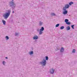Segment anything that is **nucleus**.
<instances>
[{"label": "nucleus", "instance_id": "1", "mask_svg": "<svg viewBox=\"0 0 77 77\" xmlns=\"http://www.w3.org/2000/svg\"><path fill=\"white\" fill-rule=\"evenodd\" d=\"M7 13H5L3 15V17L5 19V20H6L9 17L10 14H11V11L10 10H8L7 11Z\"/></svg>", "mask_w": 77, "mask_h": 77}, {"label": "nucleus", "instance_id": "2", "mask_svg": "<svg viewBox=\"0 0 77 77\" xmlns=\"http://www.w3.org/2000/svg\"><path fill=\"white\" fill-rule=\"evenodd\" d=\"M9 6L13 9H15V8L16 7V4L13 1H10L9 2Z\"/></svg>", "mask_w": 77, "mask_h": 77}, {"label": "nucleus", "instance_id": "3", "mask_svg": "<svg viewBox=\"0 0 77 77\" xmlns=\"http://www.w3.org/2000/svg\"><path fill=\"white\" fill-rule=\"evenodd\" d=\"M40 63L41 65H42L43 66H45L47 64V62L46 61V60L43 59V61L40 62Z\"/></svg>", "mask_w": 77, "mask_h": 77}, {"label": "nucleus", "instance_id": "4", "mask_svg": "<svg viewBox=\"0 0 77 77\" xmlns=\"http://www.w3.org/2000/svg\"><path fill=\"white\" fill-rule=\"evenodd\" d=\"M63 10L64 11L63 12V14L64 15H66V14H67V13H68V11L66 10V9L64 8L63 9Z\"/></svg>", "mask_w": 77, "mask_h": 77}, {"label": "nucleus", "instance_id": "5", "mask_svg": "<svg viewBox=\"0 0 77 77\" xmlns=\"http://www.w3.org/2000/svg\"><path fill=\"white\" fill-rule=\"evenodd\" d=\"M69 7V5L68 4H66L65 5V6L63 7V9H68Z\"/></svg>", "mask_w": 77, "mask_h": 77}, {"label": "nucleus", "instance_id": "6", "mask_svg": "<svg viewBox=\"0 0 77 77\" xmlns=\"http://www.w3.org/2000/svg\"><path fill=\"white\" fill-rule=\"evenodd\" d=\"M50 72L51 74H54V69H51L50 70Z\"/></svg>", "mask_w": 77, "mask_h": 77}, {"label": "nucleus", "instance_id": "7", "mask_svg": "<svg viewBox=\"0 0 77 77\" xmlns=\"http://www.w3.org/2000/svg\"><path fill=\"white\" fill-rule=\"evenodd\" d=\"M63 51H64V48L63 47H62L60 49V52L61 53H63Z\"/></svg>", "mask_w": 77, "mask_h": 77}, {"label": "nucleus", "instance_id": "8", "mask_svg": "<svg viewBox=\"0 0 77 77\" xmlns=\"http://www.w3.org/2000/svg\"><path fill=\"white\" fill-rule=\"evenodd\" d=\"M33 39H38V36L37 35H35L33 37Z\"/></svg>", "mask_w": 77, "mask_h": 77}, {"label": "nucleus", "instance_id": "9", "mask_svg": "<svg viewBox=\"0 0 77 77\" xmlns=\"http://www.w3.org/2000/svg\"><path fill=\"white\" fill-rule=\"evenodd\" d=\"M2 22L3 23V24H4V25H5V24L6 23V21L5 20H2Z\"/></svg>", "mask_w": 77, "mask_h": 77}, {"label": "nucleus", "instance_id": "10", "mask_svg": "<svg viewBox=\"0 0 77 77\" xmlns=\"http://www.w3.org/2000/svg\"><path fill=\"white\" fill-rule=\"evenodd\" d=\"M66 30H70V27L69 26L67 27H66Z\"/></svg>", "mask_w": 77, "mask_h": 77}, {"label": "nucleus", "instance_id": "11", "mask_svg": "<svg viewBox=\"0 0 77 77\" xmlns=\"http://www.w3.org/2000/svg\"><path fill=\"white\" fill-rule=\"evenodd\" d=\"M42 33H43V31L40 30V31L39 32V35H41L42 34Z\"/></svg>", "mask_w": 77, "mask_h": 77}, {"label": "nucleus", "instance_id": "12", "mask_svg": "<svg viewBox=\"0 0 77 77\" xmlns=\"http://www.w3.org/2000/svg\"><path fill=\"white\" fill-rule=\"evenodd\" d=\"M40 30H42V31H44V27H42L41 29H40Z\"/></svg>", "mask_w": 77, "mask_h": 77}, {"label": "nucleus", "instance_id": "13", "mask_svg": "<svg viewBox=\"0 0 77 77\" xmlns=\"http://www.w3.org/2000/svg\"><path fill=\"white\" fill-rule=\"evenodd\" d=\"M69 21V20H68V19H66L65 20V22L66 23H67Z\"/></svg>", "mask_w": 77, "mask_h": 77}, {"label": "nucleus", "instance_id": "14", "mask_svg": "<svg viewBox=\"0 0 77 77\" xmlns=\"http://www.w3.org/2000/svg\"><path fill=\"white\" fill-rule=\"evenodd\" d=\"M42 23H43L41 22V21H39V24L40 26H41V25L42 24Z\"/></svg>", "mask_w": 77, "mask_h": 77}, {"label": "nucleus", "instance_id": "15", "mask_svg": "<svg viewBox=\"0 0 77 77\" xmlns=\"http://www.w3.org/2000/svg\"><path fill=\"white\" fill-rule=\"evenodd\" d=\"M65 27L63 26H62L60 27V29H61V30H62Z\"/></svg>", "mask_w": 77, "mask_h": 77}, {"label": "nucleus", "instance_id": "16", "mask_svg": "<svg viewBox=\"0 0 77 77\" xmlns=\"http://www.w3.org/2000/svg\"><path fill=\"white\" fill-rule=\"evenodd\" d=\"M33 54V51H31L29 53V54L30 55H31V54Z\"/></svg>", "mask_w": 77, "mask_h": 77}, {"label": "nucleus", "instance_id": "17", "mask_svg": "<svg viewBox=\"0 0 77 77\" xmlns=\"http://www.w3.org/2000/svg\"><path fill=\"white\" fill-rule=\"evenodd\" d=\"M19 34H20V33H17V32H15V36H17V35H19Z\"/></svg>", "mask_w": 77, "mask_h": 77}, {"label": "nucleus", "instance_id": "18", "mask_svg": "<svg viewBox=\"0 0 77 77\" xmlns=\"http://www.w3.org/2000/svg\"><path fill=\"white\" fill-rule=\"evenodd\" d=\"M72 53H75V50L73 49L72 51Z\"/></svg>", "mask_w": 77, "mask_h": 77}, {"label": "nucleus", "instance_id": "19", "mask_svg": "<svg viewBox=\"0 0 77 77\" xmlns=\"http://www.w3.org/2000/svg\"><path fill=\"white\" fill-rule=\"evenodd\" d=\"M2 63L3 65H5V64L6 63V62L5 61H3L2 62Z\"/></svg>", "mask_w": 77, "mask_h": 77}, {"label": "nucleus", "instance_id": "20", "mask_svg": "<svg viewBox=\"0 0 77 77\" xmlns=\"http://www.w3.org/2000/svg\"><path fill=\"white\" fill-rule=\"evenodd\" d=\"M66 24H67V25H69L70 24H71V23L68 22H67Z\"/></svg>", "mask_w": 77, "mask_h": 77}, {"label": "nucleus", "instance_id": "21", "mask_svg": "<svg viewBox=\"0 0 77 77\" xmlns=\"http://www.w3.org/2000/svg\"><path fill=\"white\" fill-rule=\"evenodd\" d=\"M73 2H70L69 3V5H72V4H73Z\"/></svg>", "mask_w": 77, "mask_h": 77}, {"label": "nucleus", "instance_id": "22", "mask_svg": "<svg viewBox=\"0 0 77 77\" xmlns=\"http://www.w3.org/2000/svg\"><path fill=\"white\" fill-rule=\"evenodd\" d=\"M59 24H57L56 25L55 27H59Z\"/></svg>", "mask_w": 77, "mask_h": 77}, {"label": "nucleus", "instance_id": "23", "mask_svg": "<svg viewBox=\"0 0 77 77\" xmlns=\"http://www.w3.org/2000/svg\"><path fill=\"white\" fill-rule=\"evenodd\" d=\"M45 58H46V60H48V56H46Z\"/></svg>", "mask_w": 77, "mask_h": 77}, {"label": "nucleus", "instance_id": "24", "mask_svg": "<svg viewBox=\"0 0 77 77\" xmlns=\"http://www.w3.org/2000/svg\"><path fill=\"white\" fill-rule=\"evenodd\" d=\"M5 38L6 40H8V39H9V37H8V36H6Z\"/></svg>", "mask_w": 77, "mask_h": 77}, {"label": "nucleus", "instance_id": "25", "mask_svg": "<svg viewBox=\"0 0 77 77\" xmlns=\"http://www.w3.org/2000/svg\"><path fill=\"white\" fill-rule=\"evenodd\" d=\"M51 15H52L53 16H55L56 15V14L54 13H52L51 14Z\"/></svg>", "mask_w": 77, "mask_h": 77}, {"label": "nucleus", "instance_id": "26", "mask_svg": "<svg viewBox=\"0 0 77 77\" xmlns=\"http://www.w3.org/2000/svg\"><path fill=\"white\" fill-rule=\"evenodd\" d=\"M74 25H72L71 26V27L73 29H74Z\"/></svg>", "mask_w": 77, "mask_h": 77}, {"label": "nucleus", "instance_id": "27", "mask_svg": "<svg viewBox=\"0 0 77 77\" xmlns=\"http://www.w3.org/2000/svg\"><path fill=\"white\" fill-rule=\"evenodd\" d=\"M37 31L38 32H39V29H37Z\"/></svg>", "mask_w": 77, "mask_h": 77}, {"label": "nucleus", "instance_id": "28", "mask_svg": "<svg viewBox=\"0 0 77 77\" xmlns=\"http://www.w3.org/2000/svg\"><path fill=\"white\" fill-rule=\"evenodd\" d=\"M5 59H8V57H5Z\"/></svg>", "mask_w": 77, "mask_h": 77}, {"label": "nucleus", "instance_id": "29", "mask_svg": "<svg viewBox=\"0 0 77 77\" xmlns=\"http://www.w3.org/2000/svg\"><path fill=\"white\" fill-rule=\"evenodd\" d=\"M14 11H13V13L14 14Z\"/></svg>", "mask_w": 77, "mask_h": 77}, {"label": "nucleus", "instance_id": "30", "mask_svg": "<svg viewBox=\"0 0 77 77\" xmlns=\"http://www.w3.org/2000/svg\"><path fill=\"white\" fill-rule=\"evenodd\" d=\"M12 0V1H14V0Z\"/></svg>", "mask_w": 77, "mask_h": 77}]
</instances>
